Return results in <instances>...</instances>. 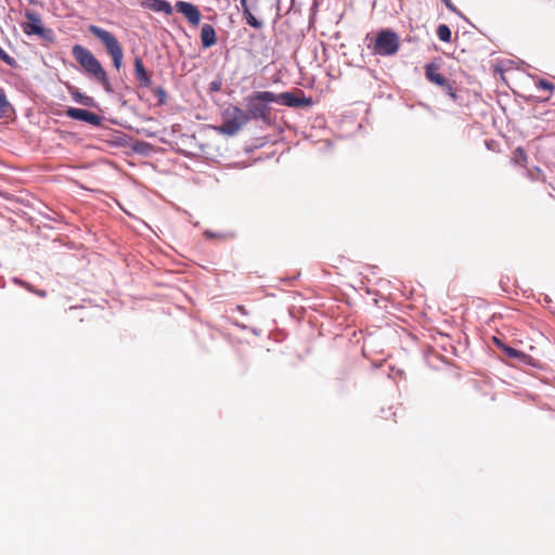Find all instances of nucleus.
<instances>
[{"mask_svg":"<svg viewBox=\"0 0 555 555\" xmlns=\"http://www.w3.org/2000/svg\"><path fill=\"white\" fill-rule=\"evenodd\" d=\"M72 53L86 73L100 82L105 91H112V86L105 69L90 50L80 44H75L72 49Z\"/></svg>","mask_w":555,"mask_h":555,"instance_id":"nucleus-1","label":"nucleus"},{"mask_svg":"<svg viewBox=\"0 0 555 555\" xmlns=\"http://www.w3.org/2000/svg\"><path fill=\"white\" fill-rule=\"evenodd\" d=\"M275 93L271 91H256L246 98V114L249 119H259L264 122L270 120V103H274Z\"/></svg>","mask_w":555,"mask_h":555,"instance_id":"nucleus-2","label":"nucleus"},{"mask_svg":"<svg viewBox=\"0 0 555 555\" xmlns=\"http://www.w3.org/2000/svg\"><path fill=\"white\" fill-rule=\"evenodd\" d=\"M88 29L94 37L102 41L112 57L114 67L119 70L122 65L124 50L117 38L112 33L96 25H90Z\"/></svg>","mask_w":555,"mask_h":555,"instance_id":"nucleus-3","label":"nucleus"},{"mask_svg":"<svg viewBox=\"0 0 555 555\" xmlns=\"http://www.w3.org/2000/svg\"><path fill=\"white\" fill-rule=\"evenodd\" d=\"M400 47L399 38L396 33L391 30H382L377 34L373 44H369V49L373 54L389 56L398 52Z\"/></svg>","mask_w":555,"mask_h":555,"instance_id":"nucleus-4","label":"nucleus"},{"mask_svg":"<svg viewBox=\"0 0 555 555\" xmlns=\"http://www.w3.org/2000/svg\"><path fill=\"white\" fill-rule=\"evenodd\" d=\"M25 17L27 22L22 24V28L27 36L37 35L44 41H54L55 36L53 30L42 26L41 17L37 12L27 10L25 12Z\"/></svg>","mask_w":555,"mask_h":555,"instance_id":"nucleus-5","label":"nucleus"},{"mask_svg":"<svg viewBox=\"0 0 555 555\" xmlns=\"http://www.w3.org/2000/svg\"><path fill=\"white\" fill-rule=\"evenodd\" d=\"M227 118L220 126V131L228 135L236 134L250 119L249 116L237 106L225 112Z\"/></svg>","mask_w":555,"mask_h":555,"instance_id":"nucleus-6","label":"nucleus"},{"mask_svg":"<svg viewBox=\"0 0 555 555\" xmlns=\"http://www.w3.org/2000/svg\"><path fill=\"white\" fill-rule=\"evenodd\" d=\"M425 76L431 82L444 89L452 100H456V93L449 80L439 73V66L436 63H429L425 66Z\"/></svg>","mask_w":555,"mask_h":555,"instance_id":"nucleus-7","label":"nucleus"},{"mask_svg":"<svg viewBox=\"0 0 555 555\" xmlns=\"http://www.w3.org/2000/svg\"><path fill=\"white\" fill-rule=\"evenodd\" d=\"M65 115L67 117H69V118H72V119L80 120V121H86V122H88V124H90L92 126H95V127H99V126L102 125V117L101 116H99L95 113L86 111V109L76 108V107H69L65 112Z\"/></svg>","mask_w":555,"mask_h":555,"instance_id":"nucleus-8","label":"nucleus"},{"mask_svg":"<svg viewBox=\"0 0 555 555\" xmlns=\"http://www.w3.org/2000/svg\"><path fill=\"white\" fill-rule=\"evenodd\" d=\"M176 10L183 14L192 26H197L201 22L202 14L196 5L186 1H177Z\"/></svg>","mask_w":555,"mask_h":555,"instance_id":"nucleus-9","label":"nucleus"},{"mask_svg":"<svg viewBox=\"0 0 555 555\" xmlns=\"http://www.w3.org/2000/svg\"><path fill=\"white\" fill-rule=\"evenodd\" d=\"M274 103L283 104L289 107H302L312 104V100L310 98H298L292 92H283L280 94L275 93Z\"/></svg>","mask_w":555,"mask_h":555,"instance_id":"nucleus-10","label":"nucleus"},{"mask_svg":"<svg viewBox=\"0 0 555 555\" xmlns=\"http://www.w3.org/2000/svg\"><path fill=\"white\" fill-rule=\"evenodd\" d=\"M142 7L154 12H163L166 15L172 14V7L166 0H146L142 3Z\"/></svg>","mask_w":555,"mask_h":555,"instance_id":"nucleus-11","label":"nucleus"},{"mask_svg":"<svg viewBox=\"0 0 555 555\" xmlns=\"http://www.w3.org/2000/svg\"><path fill=\"white\" fill-rule=\"evenodd\" d=\"M201 41L204 48H210L217 42L215 28L209 24H204L201 29Z\"/></svg>","mask_w":555,"mask_h":555,"instance_id":"nucleus-12","label":"nucleus"},{"mask_svg":"<svg viewBox=\"0 0 555 555\" xmlns=\"http://www.w3.org/2000/svg\"><path fill=\"white\" fill-rule=\"evenodd\" d=\"M248 2L255 3L257 2V0H241V7L246 23L256 29H260L262 27V23L254 16V14L250 11V5Z\"/></svg>","mask_w":555,"mask_h":555,"instance_id":"nucleus-13","label":"nucleus"},{"mask_svg":"<svg viewBox=\"0 0 555 555\" xmlns=\"http://www.w3.org/2000/svg\"><path fill=\"white\" fill-rule=\"evenodd\" d=\"M134 70H135V76L142 86L150 87L152 85L151 76L144 68L141 57H135Z\"/></svg>","mask_w":555,"mask_h":555,"instance_id":"nucleus-14","label":"nucleus"},{"mask_svg":"<svg viewBox=\"0 0 555 555\" xmlns=\"http://www.w3.org/2000/svg\"><path fill=\"white\" fill-rule=\"evenodd\" d=\"M14 113V108L8 101L5 92L0 89V118H9Z\"/></svg>","mask_w":555,"mask_h":555,"instance_id":"nucleus-15","label":"nucleus"},{"mask_svg":"<svg viewBox=\"0 0 555 555\" xmlns=\"http://www.w3.org/2000/svg\"><path fill=\"white\" fill-rule=\"evenodd\" d=\"M535 88L540 91L546 92V95L541 96L542 101H547L554 90V85L546 79H539L535 82Z\"/></svg>","mask_w":555,"mask_h":555,"instance_id":"nucleus-16","label":"nucleus"},{"mask_svg":"<svg viewBox=\"0 0 555 555\" xmlns=\"http://www.w3.org/2000/svg\"><path fill=\"white\" fill-rule=\"evenodd\" d=\"M72 95H73V99H74L77 103H79V104H81V105L89 106V107H91V106H93V105H94V100H93V98H91V96H89V95H86V94H83V93H80L79 91H75V92H73V93H72Z\"/></svg>","mask_w":555,"mask_h":555,"instance_id":"nucleus-17","label":"nucleus"},{"mask_svg":"<svg viewBox=\"0 0 555 555\" xmlns=\"http://www.w3.org/2000/svg\"><path fill=\"white\" fill-rule=\"evenodd\" d=\"M437 36L443 42H450L451 41V30L444 24H441V25L438 26V28H437Z\"/></svg>","mask_w":555,"mask_h":555,"instance_id":"nucleus-18","label":"nucleus"},{"mask_svg":"<svg viewBox=\"0 0 555 555\" xmlns=\"http://www.w3.org/2000/svg\"><path fill=\"white\" fill-rule=\"evenodd\" d=\"M527 175H528V178L532 181H542V182L545 181L544 173L542 172L541 169H539L537 167L529 169Z\"/></svg>","mask_w":555,"mask_h":555,"instance_id":"nucleus-19","label":"nucleus"},{"mask_svg":"<svg viewBox=\"0 0 555 555\" xmlns=\"http://www.w3.org/2000/svg\"><path fill=\"white\" fill-rule=\"evenodd\" d=\"M514 160L515 163L525 166L527 163V154L521 147H517L514 152Z\"/></svg>","mask_w":555,"mask_h":555,"instance_id":"nucleus-20","label":"nucleus"},{"mask_svg":"<svg viewBox=\"0 0 555 555\" xmlns=\"http://www.w3.org/2000/svg\"><path fill=\"white\" fill-rule=\"evenodd\" d=\"M503 350H504L505 354L511 358L522 359L526 357L525 353H522L521 351L516 350L512 347L503 346Z\"/></svg>","mask_w":555,"mask_h":555,"instance_id":"nucleus-21","label":"nucleus"},{"mask_svg":"<svg viewBox=\"0 0 555 555\" xmlns=\"http://www.w3.org/2000/svg\"><path fill=\"white\" fill-rule=\"evenodd\" d=\"M0 60L9 66H16V61L12 56H10L2 48H0Z\"/></svg>","mask_w":555,"mask_h":555,"instance_id":"nucleus-22","label":"nucleus"},{"mask_svg":"<svg viewBox=\"0 0 555 555\" xmlns=\"http://www.w3.org/2000/svg\"><path fill=\"white\" fill-rule=\"evenodd\" d=\"M441 1L446 4V7H447L450 11H452V12H454V13H456V14H460V15H461L460 11L456 9V7L452 3V1H451V0H441Z\"/></svg>","mask_w":555,"mask_h":555,"instance_id":"nucleus-23","label":"nucleus"},{"mask_svg":"<svg viewBox=\"0 0 555 555\" xmlns=\"http://www.w3.org/2000/svg\"><path fill=\"white\" fill-rule=\"evenodd\" d=\"M155 94L158 96L160 103L165 102L166 91L163 88H157Z\"/></svg>","mask_w":555,"mask_h":555,"instance_id":"nucleus-24","label":"nucleus"},{"mask_svg":"<svg viewBox=\"0 0 555 555\" xmlns=\"http://www.w3.org/2000/svg\"><path fill=\"white\" fill-rule=\"evenodd\" d=\"M221 83L219 81H214L210 83V90L211 91H218L220 90Z\"/></svg>","mask_w":555,"mask_h":555,"instance_id":"nucleus-25","label":"nucleus"},{"mask_svg":"<svg viewBox=\"0 0 555 555\" xmlns=\"http://www.w3.org/2000/svg\"><path fill=\"white\" fill-rule=\"evenodd\" d=\"M39 296L43 297L46 296V292L44 291H40V292H36Z\"/></svg>","mask_w":555,"mask_h":555,"instance_id":"nucleus-26","label":"nucleus"},{"mask_svg":"<svg viewBox=\"0 0 555 555\" xmlns=\"http://www.w3.org/2000/svg\"><path fill=\"white\" fill-rule=\"evenodd\" d=\"M21 284H22L23 286H25L27 289H30V291H31V288L28 286V284H27V283H24V282H23V283H21Z\"/></svg>","mask_w":555,"mask_h":555,"instance_id":"nucleus-27","label":"nucleus"}]
</instances>
